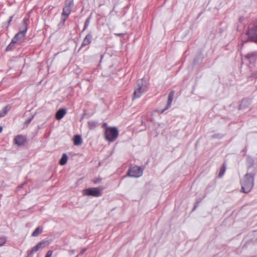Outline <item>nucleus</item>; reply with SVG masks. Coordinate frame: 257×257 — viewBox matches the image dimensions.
<instances>
[{
  "label": "nucleus",
  "instance_id": "obj_1",
  "mask_svg": "<svg viewBox=\"0 0 257 257\" xmlns=\"http://www.w3.org/2000/svg\"><path fill=\"white\" fill-rule=\"evenodd\" d=\"M242 192L247 193L250 191L254 185V175L252 173H246L241 182Z\"/></svg>",
  "mask_w": 257,
  "mask_h": 257
},
{
  "label": "nucleus",
  "instance_id": "obj_2",
  "mask_svg": "<svg viewBox=\"0 0 257 257\" xmlns=\"http://www.w3.org/2000/svg\"><path fill=\"white\" fill-rule=\"evenodd\" d=\"M28 23L29 19L28 18H25L23 21L22 25L20 28L19 32L13 38V43H18L24 38L28 29Z\"/></svg>",
  "mask_w": 257,
  "mask_h": 257
},
{
  "label": "nucleus",
  "instance_id": "obj_3",
  "mask_svg": "<svg viewBox=\"0 0 257 257\" xmlns=\"http://www.w3.org/2000/svg\"><path fill=\"white\" fill-rule=\"evenodd\" d=\"M118 131L116 127H109L104 131L105 139L109 142H114L118 136Z\"/></svg>",
  "mask_w": 257,
  "mask_h": 257
},
{
  "label": "nucleus",
  "instance_id": "obj_4",
  "mask_svg": "<svg viewBox=\"0 0 257 257\" xmlns=\"http://www.w3.org/2000/svg\"><path fill=\"white\" fill-rule=\"evenodd\" d=\"M49 244V241L47 240H42L38 243L35 246L33 247L31 249H29L27 251L28 257H32L33 254L39 249H42Z\"/></svg>",
  "mask_w": 257,
  "mask_h": 257
},
{
  "label": "nucleus",
  "instance_id": "obj_5",
  "mask_svg": "<svg viewBox=\"0 0 257 257\" xmlns=\"http://www.w3.org/2000/svg\"><path fill=\"white\" fill-rule=\"evenodd\" d=\"M138 87L135 90L133 99L138 98L141 97L143 93L147 90L148 87L146 84L143 83V79L138 80L137 82Z\"/></svg>",
  "mask_w": 257,
  "mask_h": 257
},
{
  "label": "nucleus",
  "instance_id": "obj_6",
  "mask_svg": "<svg viewBox=\"0 0 257 257\" xmlns=\"http://www.w3.org/2000/svg\"><path fill=\"white\" fill-rule=\"evenodd\" d=\"M143 170L142 167L135 166L129 169L127 175L132 177L138 178L143 175Z\"/></svg>",
  "mask_w": 257,
  "mask_h": 257
},
{
  "label": "nucleus",
  "instance_id": "obj_7",
  "mask_svg": "<svg viewBox=\"0 0 257 257\" xmlns=\"http://www.w3.org/2000/svg\"><path fill=\"white\" fill-rule=\"evenodd\" d=\"M83 194L88 196H92L98 197L101 196V192L99 189L97 188H90L84 189L83 191Z\"/></svg>",
  "mask_w": 257,
  "mask_h": 257
},
{
  "label": "nucleus",
  "instance_id": "obj_8",
  "mask_svg": "<svg viewBox=\"0 0 257 257\" xmlns=\"http://www.w3.org/2000/svg\"><path fill=\"white\" fill-rule=\"evenodd\" d=\"M247 35L250 41L257 43V26L249 29Z\"/></svg>",
  "mask_w": 257,
  "mask_h": 257
},
{
  "label": "nucleus",
  "instance_id": "obj_9",
  "mask_svg": "<svg viewBox=\"0 0 257 257\" xmlns=\"http://www.w3.org/2000/svg\"><path fill=\"white\" fill-rule=\"evenodd\" d=\"M26 141V138L22 135L17 136L14 139L15 143L18 146H23Z\"/></svg>",
  "mask_w": 257,
  "mask_h": 257
},
{
  "label": "nucleus",
  "instance_id": "obj_10",
  "mask_svg": "<svg viewBox=\"0 0 257 257\" xmlns=\"http://www.w3.org/2000/svg\"><path fill=\"white\" fill-rule=\"evenodd\" d=\"M245 57L250 62H254L257 59V51L249 52L245 56Z\"/></svg>",
  "mask_w": 257,
  "mask_h": 257
},
{
  "label": "nucleus",
  "instance_id": "obj_11",
  "mask_svg": "<svg viewBox=\"0 0 257 257\" xmlns=\"http://www.w3.org/2000/svg\"><path fill=\"white\" fill-rule=\"evenodd\" d=\"M174 92L173 91H171L169 93V95H168V102H167V106L161 111V113H162L166 110L168 109V108H169L170 107V106L171 105V104H172V102L173 101V98L174 96Z\"/></svg>",
  "mask_w": 257,
  "mask_h": 257
},
{
  "label": "nucleus",
  "instance_id": "obj_12",
  "mask_svg": "<svg viewBox=\"0 0 257 257\" xmlns=\"http://www.w3.org/2000/svg\"><path fill=\"white\" fill-rule=\"evenodd\" d=\"M92 38V36L90 34H87L83 39V42L81 46V48L90 44L91 42Z\"/></svg>",
  "mask_w": 257,
  "mask_h": 257
},
{
  "label": "nucleus",
  "instance_id": "obj_13",
  "mask_svg": "<svg viewBox=\"0 0 257 257\" xmlns=\"http://www.w3.org/2000/svg\"><path fill=\"white\" fill-rule=\"evenodd\" d=\"M66 113V109H63V108L60 109L57 111V112L56 113V116H55L57 120H60L63 117V116L65 115V114Z\"/></svg>",
  "mask_w": 257,
  "mask_h": 257
},
{
  "label": "nucleus",
  "instance_id": "obj_14",
  "mask_svg": "<svg viewBox=\"0 0 257 257\" xmlns=\"http://www.w3.org/2000/svg\"><path fill=\"white\" fill-rule=\"evenodd\" d=\"M71 11V8H70V6H65L63 8L62 15L65 16V18L63 20L64 22L65 21L67 17L70 15Z\"/></svg>",
  "mask_w": 257,
  "mask_h": 257
},
{
  "label": "nucleus",
  "instance_id": "obj_15",
  "mask_svg": "<svg viewBox=\"0 0 257 257\" xmlns=\"http://www.w3.org/2000/svg\"><path fill=\"white\" fill-rule=\"evenodd\" d=\"M250 104L249 100L247 99H243L242 100L240 105H239V109H242L247 107Z\"/></svg>",
  "mask_w": 257,
  "mask_h": 257
},
{
  "label": "nucleus",
  "instance_id": "obj_16",
  "mask_svg": "<svg viewBox=\"0 0 257 257\" xmlns=\"http://www.w3.org/2000/svg\"><path fill=\"white\" fill-rule=\"evenodd\" d=\"M43 231V227L39 226L37 227L32 234V236L36 237L40 234Z\"/></svg>",
  "mask_w": 257,
  "mask_h": 257
},
{
  "label": "nucleus",
  "instance_id": "obj_17",
  "mask_svg": "<svg viewBox=\"0 0 257 257\" xmlns=\"http://www.w3.org/2000/svg\"><path fill=\"white\" fill-rule=\"evenodd\" d=\"M82 144V139L79 135H76L74 138V144L76 146H79Z\"/></svg>",
  "mask_w": 257,
  "mask_h": 257
},
{
  "label": "nucleus",
  "instance_id": "obj_18",
  "mask_svg": "<svg viewBox=\"0 0 257 257\" xmlns=\"http://www.w3.org/2000/svg\"><path fill=\"white\" fill-rule=\"evenodd\" d=\"M98 125L97 121L95 120H90L88 122V126L89 128L92 130L97 127Z\"/></svg>",
  "mask_w": 257,
  "mask_h": 257
},
{
  "label": "nucleus",
  "instance_id": "obj_19",
  "mask_svg": "<svg viewBox=\"0 0 257 257\" xmlns=\"http://www.w3.org/2000/svg\"><path fill=\"white\" fill-rule=\"evenodd\" d=\"M68 157L66 154H63L59 161V164L61 165H64L67 163Z\"/></svg>",
  "mask_w": 257,
  "mask_h": 257
},
{
  "label": "nucleus",
  "instance_id": "obj_20",
  "mask_svg": "<svg viewBox=\"0 0 257 257\" xmlns=\"http://www.w3.org/2000/svg\"><path fill=\"white\" fill-rule=\"evenodd\" d=\"M225 170H226V167H225V164L224 163L222 165L221 168H220V171H219V174L218 176V177L219 178H221L223 176V175L225 172Z\"/></svg>",
  "mask_w": 257,
  "mask_h": 257
},
{
  "label": "nucleus",
  "instance_id": "obj_21",
  "mask_svg": "<svg viewBox=\"0 0 257 257\" xmlns=\"http://www.w3.org/2000/svg\"><path fill=\"white\" fill-rule=\"evenodd\" d=\"M90 17H88L85 21V23H84V28L82 30V32H83L88 27V26H89V23H90Z\"/></svg>",
  "mask_w": 257,
  "mask_h": 257
},
{
  "label": "nucleus",
  "instance_id": "obj_22",
  "mask_svg": "<svg viewBox=\"0 0 257 257\" xmlns=\"http://www.w3.org/2000/svg\"><path fill=\"white\" fill-rule=\"evenodd\" d=\"M16 43H13L12 40L11 43L7 47L6 51H9L12 50L14 48L15 44Z\"/></svg>",
  "mask_w": 257,
  "mask_h": 257
},
{
  "label": "nucleus",
  "instance_id": "obj_23",
  "mask_svg": "<svg viewBox=\"0 0 257 257\" xmlns=\"http://www.w3.org/2000/svg\"><path fill=\"white\" fill-rule=\"evenodd\" d=\"M7 239L5 237H0V246L4 245L6 242Z\"/></svg>",
  "mask_w": 257,
  "mask_h": 257
},
{
  "label": "nucleus",
  "instance_id": "obj_24",
  "mask_svg": "<svg viewBox=\"0 0 257 257\" xmlns=\"http://www.w3.org/2000/svg\"><path fill=\"white\" fill-rule=\"evenodd\" d=\"M65 6H70V8L72 9L73 6V1L72 0H70L66 3Z\"/></svg>",
  "mask_w": 257,
  "mask_h": 257
},
{
  "label": "nucleus",
  "instance_id": "obj_25",
  "mask_svg": "<svg viewBox=\"0 0 257 257\" xmlns=\"http://www.w3.org/2000/svg\"><path fill=\"white\" fill-rule=\"evenodd\" d=\"M53 252V250H49L47 252L45 257H51Z\"/></svg>",
  "mask_w": 257,
  "mask_h": 257
},
{
  "label": "nucleus",
  "instance_id": "obj_26",
  "mask_svg": "<svg viewBox=\"0 0 257 257\" xmlns=\"http://www.w3.org/2000/svg\"><path fill=\"white\" fill-rule=\"evenodd\" d=\"M34 117V116L33 115L31 117L29 118L28 119H27L26 120V121H25L26 124H29L31 122L32 119H33Z\"/></svg>",
  "mask_w": 257,
  "mask_h": 257
},
{
  "label": "nucleus",
  "instance_id": "obj_27",
  "mask_svg": "<svg viewBox=\"0 0 257 257\" xmlns=\"http://www.w3.org/2000/svg\"><path fill=\"white\" fill-rule=\"evenodd\" d=\"M7 113V111L6 110L4 112L0 111V117H4Z\"/></svg>",
  "mask_w": 257,
  "mask_h": 257
},
{
  "label": "nucleus",
  "instance_id": "obj_28",
  "mask_svg": "<svg viewBox=\"0 0 257 257\" xmlns=\"http://www.w3.org/2000/svg\"><path fill=\"white\" fill-rule=\"evenodd\" d=\"M102 127L104 128V130H105L106 128L109 127L107 126V124L105 122H104L102 124ZM104 131L105 130H104Z\"/></svg>",
  "mask_w": 257,
  "mask_h": 257
},
{
  "label": "nucleus",
  "instance_id": "obj_29",
  "mask_svg": "<svg viewBox=\"0 0 257 257\" xmlns=\"http://www.w3.org/2000/svg\"><path fill=\"white\" fill-rule=\"evenodd\" d=\"M86 248H83L81 252H80V255H81L83 253H84L85 252V251H86Z\"/></svg>",
  "mask_w": 257,
  "mask_h": 257
},
{
  "label": "nucleus",
  "instance_id": "obj_30",
  "mask_svg": "<svg viewBox=\"0 0 257 257\" xmlns=\"http://www.w3.org/2000/svg\"><path fill=\"white\" fill-rule=\"evenodd\" d=\"M13 18V16H11V17H10V19H9V20L8 21V24H9V25L10 24L11 21H12Z\"/></svg>",
  "mask_w": 257,
  "mask_h": 257
},
{
  "label": "nucleus",
  "instance_id": "obj_31",
  "mask_svg": "<svg viewBox=\"0 0 257 257\" xmlns=\"http://www.w3.org/2000/svg\"><path fill=\"white\" fill-rule=\"evenodd\" d=\"M3 130V126H2L1 125H0V133H1V132H2Z\"/></svg>",
  "mask_w": 257,
  "mask_h": 257
},
{
  "label": "nucleus",
  "instance_id": "obj_32",
  "mask_svg": "<svg viewBox=\"0 0 257 257\" xmlns=\"http://www.w3.org/2000/svg\"><path fill=\"white\" fill-rule=\"evenodd\" d=\"M70 252H71V253H73L74 252V250H71L70 251Z\"/></svg>",
  "mask_w": 257,
  "mask_h": 257
},
{
  "label": "nucleus",
  "instance_id": "obj_33",
  "mask_svg": "<svg viewBox=\"0 0 257 257\" xmlns=\"http://www.w3.org/2000/svg\"><path fill=\"white\" fill-rule=\"evenodd\" d=\"M23 185L24 184L21 185L20 186H19V188H22Z\"/></svg>",
  "mask_w": 257,
  "mask_h": 257
},
{
  "label": "nucleus",
  "instance_id": "obj_34",
  "mask_svg": "<svg viewBox=\"0 0 257 257\" xmlns=\"http://www.w3.org/2000/svg\"><path fill=\"white\" fill-rule=\"evenodd\" d=\"M76 257H78V256H76Z\"/></svg>",
  "mask_w": 257,
  "mask_h": 257
}]
</instances>
